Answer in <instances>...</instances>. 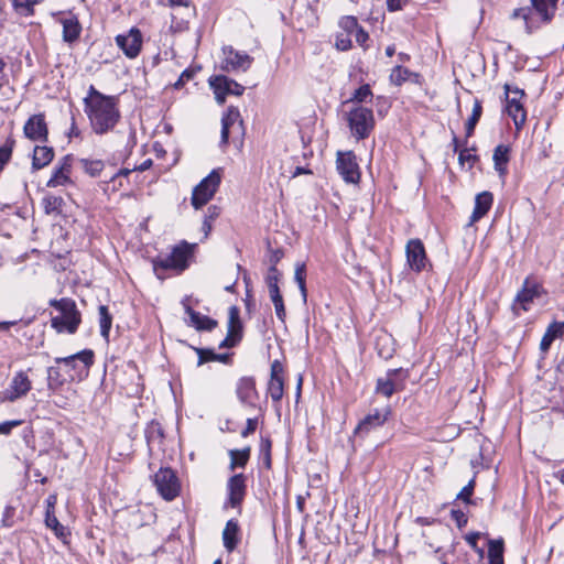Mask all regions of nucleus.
<instances>
[{
	"instance_id": "f257e3e1",
	"label": "nucleus",
	"mask_w": 564,
	"mask_h": 564,
	"mask_svg": "<svg viewBox=\"0 0 564 564\" xmlns=\"http://www.w3.org/2000/svg\"><path fill=\"white\" fill-rule=\"evenodd\" d=\"M84 104L91 129L97 134L111 131L120 120L117 97L104 95L94 86L89 87Z\"/></svg>"
},
{
	"instance_id": "f03ea898",
	"label": "nucleus",
	"mask_w": 564,
	"mask_h": 564,
	"mask_svg": "<svg viewBox=\"0 0 564 564\" xmlns=\"http://www.w3.org/2000/svg\"><path fill=\"white\" fill-rule=\"evenodd\" d=\"M557 1L531 0L530 7L514 10L512 18L523 20L527 33L531 34L552 21L557 9Z\"/></svg>"
},
{
	"instance_id": "7ed1b4c3",
	"label": "nucleus",
	"mask_w": 564,
	"mask_h": 564,
	"mask_svg": "<svg viewBox=\"0 0 564 564\" xmlns=\"http://www.w3.org/2000/svg\"><path fill=\"white\" fill-rule=\"evenodd\" d=\"M50 306L61 313V316L52 317L51 326L57 333L75 334L82 322V315L77 310L75 301L68 297L54 299L50 301Z\"/></svg>"
},
{
	"instance_id": "20e7f679",
	"label": "nucleus",
	"mask_w": 564,
	"mask_h": 564,
	"mask_svg": "<svg viewBox=\"0 0 564 564\" xmlns=\"http://www.w3.org/2000/svg\"><path fill=\"white\" fill-rule=\"evenodd\" d=\"M196 243L183 240L176 245L166 257H156L152 260L153 271L159 275L160 270H174L183 272L188 267V261L194 254Z\"/></svg>"
},
{
	"instance_id": "39448f33",
	"label": "nucleus",
	"mask_w": 564,
	"mask_h": 564,
	"mask_svg": "<svg viewBox=\"0 0 564 564\" xmlns=\"http://www.w3.org/2000/svg\"><path fill=\"white\" fill-rule=\"evenodd\" d=\"M346 120L352 137L357 140L367 139L375 129L372 109L360 105H352L346 113Z\"/></svg>"
},
{
	"instance_id": "423d86ee",
	"label": "nucleus",
	"mask_w": 564,
	"mask_h": 564,
	"mask_svg": "<svg viewBox=\"0 0 564 564\" xmlns=\"http://www.w3.org/2000/svg\"><path fill=\"white\" fill-rule=\"evenodd\" d=\"M221 182V170H213L193 189L191 203L195 209L205 206L215 195Z\"/></svg>"
},
{
	"instance_id": "0eeeda50",
	"label": "nucleus",
	"mask_w": 564,
	"mask_h": 564,
	"mask_svg": "<svg viewBox=\"0 0 564 564\" xmlns=\"http://www.w3.org/2000/svg\"><path fill=\"white\" fill-rule=\"evenodd\" d=\"M56 364H63L69 371L72 380L82 379L87 376L90 366L94 364V351L84 349L67 357L55 358Z\"/></svg>"
},
{
	"instance_id": "6e6552de",
	"label": "nucleus",
	"mask_w": 564,
	"mask_h": 564,
	"mask_svg": "<svg viewBox=\"0 0 564 564\" xmlns=\"http://www.w3.org/2000/svg\"><path fill=\"white\" fill-rule=\"evenodd\" d=\"M153 482L160 496L166 501H172L180 495V479L176 473L170 467H161L154 474Z\"/></svg>"
},
{
	"instance_id": "1a4fd4ad",
	"label": "nucleus",
	"mask_w": 564,
	"mask_h": 564,
	"mask_svg": "<svg viewBox=\"0 0 564 564\" xmlns=\"http://www.w3.org/2000/svg\"><path fill=\"white\" fill-rule=\"evenodd\" d=\"M408 377L409 371L403 368L388 370L383 377L377 379L376 393L390 398L404 389Z\"/></svg>"
},
{
	"instance_id": "9d476101",
	"label": "nucleus",
	"mask_w": 564,
	"mask_h": 564,
	"mask_svg": "<svg viewBox=\"0 0 564 564\" xmlns=\"http://www.w3.org/2000/svg\"><path fill=\"white\" fill-rule=\"evenodd\" d=\"M506 90V110L512 118L516 128L519 130L525 122L527 112L523 108L521 99L524 96V91L518 87L511 88L510 85H505Z\"/></svg>"
},
{
	"instance_id": "9b49d317",
	"label": "nucleus",
	"mask_w": 564,
	"mask_h": 564,
	"mask_svg": "<svg viewBox=\"0 0 564 564\" xmlns=\"http://www.w3.org/2000/svg\"><path fill=\"white\" fill-rule=\"evenodd\" d=\"M281 272L278 270V268L273 264L268 269V272L265 274V284L268 286L269 296L274 305V311L276 314V317L284 323L286 317L285 306L283 296L280 292L279 282L281 280Z\"/></svg>"
},
{
	"instance_id": "f8f14e48",
	"label": "nucleus",
	"mask_w": 564,
	"mask_h": 564,
	"mask_svg": "<svg viewBox=\"0 0 564 564\" xmlns=\"http://www.w3.org/2000/svg\"><path fill=\"white\" fill-rule=\"evenodd\" d=\"M209 85L214 90L215 99L219 105L225 104L227 95L241 96L245 91V87L242 85L224 75L210 77Z\"/></svg>"
},
{
	"instance_id": "ddd939ff",
	"label": "nucleus",
	"mask_w": 564,
	"mask_h": 564,
	"mask_svg": "<svg viewBox=\"0 0 564 564\" xmlns=\"http://www.w3.org/2000/svg\"><path fill=\"white\" fill-rule=\"evenodd\" d=\"M223 54L221 69L226 72H246L253 62V58L249 54L236 51L232 46L223 47Z\"/></svg>"
},
{
	"instance_id": "4468645a",
	"label": "nucleus",
	"mask_w": 564,
	"mask_h": 564,
	"mask_svg": "<svg viewBox=\"0 0 564 564\" xmlns=\"http://www.w3.org/2000/svg\"><path fill=\"white\" fill-rule=\"evenodd\" d=\"M142 33L137 28H131L127 34L116 36V44L128 58H135L142 48Z\"/></svg>"
},
{
	"instance_id": "2eb2a0df",
	"label": "nucleus",
	"mask_w": 564,
	"mask_h": 564,
	"mask_svg": "<svg viewBox=\"0 0 564 564\" xmlns=\"http://www.w3.org/2000/svg\"><path fill=\"white\" fill-rule=\"evenodd\" d=\"M336 167L340 176L347 183H356L359 181V167L352 152H338Z\"/></svg>"
},
{
	"instance_id": "dca6fc26",
	"label": "nucleus",
	"mask_w": 564,
	"mask_h": 564,
	"mask_svg": "<svg viewBox=\"0 0 564 564\" xmlns=\"http://www.w3.org/2000/svg\"><path fill=\"white\" fill-rule=\"evenodd\" d=\"M406 262L411 270L421 272L427 264L424 246L420 239H411L405 247Z\"/></svg>"
},
{
	"instance_id": "f3484780",
	"label": "nucleus",
	"mask_w": 564,
	"mask_h": 564,
	"mask_svg": "<svg viewBox=\"0 0 564 564\" xmlns=\"http://www.w3.org/2000/svg\"><path fill=\"white\" fill-rule=\"evenodd\" d=\"M242 335V324L240 321V312L237 306H230L228 311V333L227 337L220 343V348L234 347Z\"/></svg>"
},
{
	"instance_id": "a211bd4d",
	"label": "nucleus",
	"mask_w": 564,
	"mask_h": 564,
	"mask_svg": "<svg viewBox=\"0 0 564 564\" xmlns=\"http://www.w3.org/2000/svg\"><path fill=\"white\" fill-rule=\"evenodd\" d=\"M391 415L390 406H384L382 409H375L372 412L367 414L356 426V434H367L370 431L382 426L389 416Z\"/></svg>"
},
{
	"instance_id": "6ab92c4d",
	"label": "nucleus",
	"mask_w": 564,
	"mask_h": 564,
	"mask_svg": "<svg viewBox=\"0 0 564 564\" xmlns=\"http://www.w3.org/2000/svg\"><path fill=\"white\" fill-rule=\"evenodd\" d=\"M246 491V476L243 474L231 476L227 482L228 499L226 506L239 508L245 499Z\"/></svg>"
},
{
	"instance_id": "aec40b11",
	"label": "nucleus",
	"mask_w": 564,
	"mask_h": 564,
	"mask_svg": "<svg viewBox=\"0 0 564 564\" xmlns=\"http://www.w3.org/2000/svg\"><path fill=\"white\" fill-rule=\"evenodd\" d=\"M32 388V382L24 371H19L12 378L9 388L4 391L3 400L14 402L28 394Z\"/></svg>"
},
{
	"instance_id": "412c9836",
	"label": "nucleus",
	"mask_w": 564,
	"mask_h": 564,
	"mask_svg": "<svg viewBox=\"0 0 564 564\" xmlns=\"http://www.w3.org/2000/svg\"><path fill=\"white\" fill-rule=\"evenodd\" d=\"M25 138L32 141L45 142L47 140V124L43 113L31 116L23 127Z\"/></svg>"
},
{
	"instance_id": "4be33fe9",
	"label": "nucleus",
	"mask_w": 564,
	"mask_h": 564,
	"mask_svg": "<svg viewBox=\"0 0 564 564\" xmlns=\"http://www.w3.org/2000/svg\"><path fill=\"white\" fill-rule=\"evenodd\" d=\"M539 296L540 286L535 282L527 279L523 283L522 290L517 294L513 310L516 311L519 305L523 311H528L530 308V304Z\"/></svg>"
},
{
	"instance_id": "5701e85b",
	"label": "nucleus",
	"mask_w": 564,
	"mask_h": 564,
	"mask_svg": "<svg viewBox=\"0 0 564 564\" xmlns=\"http://www.w3.org/2000/svg\"><path fill=\"white\" fill-rule=\"evenodd\" d=\"M237 397L238 399L248 405H256L258 400V391L256 389V381L252 377H242L237 383Z\"/></svg>"
},
{
	"instance_id": "b1692460",
	"label": "nucleus",
	"mask_w": 564,
	"mask_h": 564,
	"mask_svg": "<svg viewBox=\"0 0 564 564\" xmlns=\"http://www.w3.org/2000/svg\"><path fill=\"white\" fill-rule=\"evenodd\" d=\"M184 310L189 317L188 325L195 327L197 330H213L217 325V321L213 319L206 315H202L200 313L194 311L188 304L187 300L183 302Z\"/></svg>"
},
{
	"instance_id": "393cba45",
	"label": "nucleus",
	"mask_w": 564,
	"mask_h": 564,
	"mask_svg": "<svg viewBox=\"0 0 564 564\" xmlns=\"http://www.w3.org/2000/svg\"><path fill=\"white\" fill-rule=\"evenodd\" d=\"M492 200L494 196L490 192L485 191L476 195L475 208L470 216V224L478 221L489 212Z\"/></svg>"
},
{
	"instance_id": "a878e982",
	"label": "nucleus",
	"mask_w": 564,
	"mask_h": 564,
	"mask_svg": "<svg viewBox=\"0 0 564 564\" xmlns=\"http://www.w3.org/2000/svg\"><path fill=\"white\" fill-rule=\"evenodd\" d=\"M239 532L238 521L235 519L228 520L223 531L224 546L228 552H232L237 547L240 541Z\"/></svg>"
},
{
	"instance_id": "bb28decb",
	"label": "nucleus",
	"mask_w": 564,
	"mask_h": 564,
	"mask_svg": "<svg viewBox=\"0 0 564 564\" xmlns=\"http://www.w3.org/2000/svg\"><path fill=\"white\" fill-rule=\"evenodd\" d=\"M63 25V40L67 43H74L82 33V25L75 15L61 19Z\"/></svg>"
},
{
	"instance_id": "cd10ccee",
	"label": "nucleus",
	"mask_w": 564,
	"mask_h": 564,
	"mask_svg": "<svg viewBox=\"0 0 564 564\" xmlns=\"http://www.w3.org/2000/svg\"><path fill=\"white\" fill-rule=\"evenodd\" d=\"M54 158V151L48 147L36 145L33 151L32 167L34 170L43 169L48 165Z\"/></svg>"
},
{
	"instance_id": "c85d7f7f",
	"label": "nucleus",
	"mask_w": 564,
	"mask_h": 564,
	"mask_svg": "<svg viewBox=\"0 0 564 564\" xmlns=\"http://www.w3.org/2000/svg\"><path fill=\"white\" fill-rule=\"evenodd\" d=\"M45 524L47 528L54 531L55 535L62 540L63 542H66L69 531L66 527L59 523L57 518L54 513H51V510H46L45 513Z\"/></svg>"
},
{
	"instance_id": "c756f323",
	"label": "nucleus",
	"mask_w": 564,
	"mask_h": 564,
	"mask_svg": "<svg viewBox=\"0 0 564 564\" xmlns=\"http://www.w3.org/2000/svg\"><path fill=\"white\" fill-rule=\"evenodd\" d=\"M496 171L502 175L506 172L507 164L509 161V148L506 145H498L492 155Z\"/></svg>"
},
{
	"instance_id": "7c9ffc66",
	"label": "nucleus",
	"mask_w": 564,
	"mask_h": 564,
	"mask_svg": "<svg viewBox=\"0 0 564 564\" xmlns=\"http://www.w3.org/2000/svg\"><path fill=\"white\" fill-rule=\"evenodd\" d=\"M411 77H413L416 82L420 75L412 73L410 69L400 65L395 66L390 74V80L395 86H401L403 83L411 79Z\"/></svg>"
},
{
	"instance_id": "2f4dec72",
	"label": "nucleus",
	"mask_w": 564,
	"mask_h": 564,
	"mask_svg": "<svg viewBox=\"0 0 564 564\" xmlns=\"http://www.w3.org/2000/svg\"><path fill=\"white\" fill-rule=\"evenodd\" d=\"M489 564H503V541L490 540L488 546Z\"/></svg>"
},
{
	"instance_id": "473e14b6",
	"label": "nucleus",
	"mask_w": 564,
	"mask_h": 564,
	"mask_svg": "<svg viewBox=\"0 0 564 564\" xmlns=\"http://www.w3.org/2000/svg\"><path fill=\"white\" fill-rule=\"evenodd\" d=\"M98 312L100 335L106 339V341H108L110 328L112 325V316L110 315L108 307L106 305H100Z\"/></svg>"
},
{
	"instance_id": "72a5a7b5",
	"label": "nucleus",
	"mask_w": 564,
	"mask_h": 564,
	"mask_svg": "<svg viewBox=\"0 0 564 564\" xmlns=\"http://www.w3.org/2000/svg\"><path fill=\"white\" fill-rule=\"evenodd\" d=\"M229 455L231 470L236 467H245L250 457V447H246L243 449H231Z\"/></svg>"
},
{
	"instance_id": "f704fd0d",
	"label": "nucleus",
	"mask_w": 564,
	"mask_h": 564,
	"mask_svg": "<svg viewBox=\"0 0 564 564\" xmlns=\"http://www.w3.org/2000/svg\"><path fill=\"white\" fill-rule=\"evenodd\" d=\"M195 351L198 355V366H202L205 362L208 361H220V362H227L229 359L228 355H219L215 354L212 349H205V348H195Z\"/></svg>"
},
{
	"instance_id": "c9c22d12",
	"label": "nucleus",
	"mask_w": 564,
	"mask_h": 564,
	"mask_svg": "<svg viewBox=\"0 0 564 564\" xmlns=\"http://www.w3.org/2000/svg\"><path fill=\"white\" fill-rule=\"evenodd\" d=\"M63 204V198L55 195H45L42 199L44 212L47 215L61 213Z\"/></svg>"
},
{
	"instance_id": "e433bc0d",
	"label": "nucleus",
	"mask_w": 564,
	"mask_h": 564,
	"mask_svg": "<svg viewBox=\"0 0 564 564\" xmlns=\"http://www.w3.org/2000/svg\"><path fill=\"white\" fill-rule=\"evenodd\" d=\"M294 280L299 285L302 300L306 303L307 300V289H306V267L304 263H297L294 272Z\"/></svg>"
},
{
	"instance_id": "4c0bfd02",
	"label": "nucleus",
	"mask_w": 564,
	"mask_h": 564,
	"mask_svg": "<svg viewBox=\"0 0 564 564\" xmlns=\"http://www.w3.org/2000/svg\"><path fill=\"white\" fill-rule=\"evenodd\" d=\"M482 113V106L479 99L474 100L473 111L466 122V135L470 137L474 133L475 127L479 121Z\"/></svg>"
},
{
	"instance_id": "58836bf2",
	"label": "nucleus",
	"mask_w": 564,
	"mask_h": 564,
	"mask_svg": "<svg viewBox=\"0 0 564 564\" xmlns=\"http://www.w3.org/2000/svg\"><path fill=\"white\" fill-rule=\"evenodd\" d=\"M283 378H270L268 384V393L270 394L271 399L275 402L280 401L283 397Z\"/></svg>"
},
{
	"instance_id": "ea45409f",
	"label": "nucleus",
	"mask_w": 564,
	"mask_h": 564,
	"mask_svg": "<svg viewBox=\"0 0 564 564\" xmlns=\"http://www.w3.org/2000/svg\"><path fill=\"white\" fill-rule=\"evenodd\" d=\"M372 97V91L369 85H362L358 89L355 90L352 97L348 99L345 104H354L358 105L361 102H366L368 98Z\"/></svg>"
},
{
	"instance_id": "a19ab883",
	"label": "nucleus",
	"mask_w": 564,
	"mask_h": 564,
	"mask_svg": "<svg viewBox=\"0 0 564 564\" xmlns=\"http://www.w3.org/2000/svg\"><path fill=\"white\" fill-rule=\"evenodd\" d=\"M65 379L61 376V370L57 367L47 368V387L54 390L64 383Z\"/></svg>"
},
{
	"instance_id": "79ce46f5",
	"label": "nucleus",
	"mask_w": 564,
	"mask_h": 564,
	"mask_svg": "<svg viewBox=\"0 0 564 564\" xmlns=\"http://www.w3.org/2000/svg\"><path fill=\"white\" fill-rule=\"evenodd\" d=\"M68 183H70L69 174H66L63 171L55 167L53 175L46 183V186L47 187H57V186H64Z\"/></svg>"
},
{
	"instance_id": "37998d69",
	"label": "nucleus",
	"mask_w": 564,
	"mask_h": 564,
	"mask_svg": "<svg viewBox=\"0 0 564 564\" xmlns=\"http://www.w3.org/2000/svg\"><path fill=\"white\" fill-rule=\"evenodd\" d=\"M34 3H35V1H31V0H12L14 10L23 17L33 15Z\"/></svg>"
},
{
	"instance_id": "c03bdc74",
	"label": "nucleus",
	"mask_w": 564,
	"mask_h": 564,
	"mask_svg": "<svg viewBox=\"0 0 564 564\" xmlns=\"http://www.w3.org/2000/svg\"><path fill=\"white\" fill-rule=\"evenodd\" d=\"M544 335L547 336L551 341L561 338L564 335V322H553L549 325Z\"/></svg>"
},
{
	"instance_id": "a18cd8bd",
	"label": "nucleus",
	"mask_w": 564,
	"mask_h": 564,
	"mask_svg": "<svg viewBox=\"0 0 564 564\" xmlns=\"http://www.w3.org/2000/svg\"><path fill=\"white\" fill-rule=\"evenodd\" d=\"M13 145L14 141L9 139L3 147H0V172L2 171L3 166L10 161Z\"/></svg>"
},
{
	"instance_id": "49530a36",
	"label": "nucleus",
	"mask_w": 564,
	"mask_h": 564,
	"mask_svg": "<svg viewBox=\"0 0 564 564\" xmlns=\"http://www.w3.org/2000/svg\"><path fill=\"white\" fill-rule=\"evenodd\" d=\"M271 446H272V443H271L270 438H268V437L261 438L260 452H261V455L263 456V462H264V465L267 468L271 467Z\"/></svg>"
},
{
	"instance_id": "de8ad7c7",
	"label": "nucleus",
	"mask_w": 564,
	"mask_h": 564,
	"mask_svg": "<svg viewBox=\"0 0 564 564\" xmlns=\"http://www.w3.org/2000/svg\"><path fill=\"white\" fill-rule=\"evenodd\" d=\"M239 121H240V112L235 107H229L227 109V112L221 118V124H226L229 128Z\"/></svg>"
},
{
	"instance_id": "09e8293b",
	"label": "nucleus",
	"mask_w": 564,
	"mask_h": 564,
	"mask_svg": "<svg viewBox=\"0 0 564 564\" xmlns=\"http://www.w3.org/2000/svg\"><path fill=\"white\" fill-rule=\"evenodd\" d=\"M82 163H83L85 171L91 176H97L102 171V167H104L102 162L99 160H97V161L83 160Z\"/></svg>"
},
{
	"instance_id": "8fccbe9b",
	"label": "nucleus",
	"mask_w": 564,
	"mask_h": 564,
	"mask_svg": "<svg viewBox=\"0 0 564 564\" xmlns=\"http://www.w3.org/2000/svg\"><path fill=\"white\" fill-rule=\"evenodd\" d=\"M195 76V70L193 69H185L182 72V74L180 75L178 79L174 83V88L175 89H181L182 87H184L185 83L193 79Z\"/></svg>"
},
{
	"instance_id": "3c124183",
	"label": "nucleus",
	"mask_w": 564,
	"mask_h": 564,
	"mask_svg": "<svg viewBox=\"0 0 564 564\" xmlns=\"http://www.w3.org/2000/svg\"><path fill=\"white\" fill-rule=\"evenodd\" d=\"M475 487V479H471L457 495V499H462L466 502H469V498L473 495Z\"/></svg>"
},
{
	"instance_id": "603ef678",
	"label": "nucleus",
	"mask_w": 564,
	"mask_h": 564,
	"mask_svg": "<svg viewBox=\"0 0 564 564\" xmlns=\"http://www.w3.org/2000/svg\"><path fill=\"white\" fill-rule=\"evenodd\" d=\"M22 421L13 420V421H6L0 423V434L2 435H9L11 431L21 425Z\"/></svg>"
},
{
	"instance_id": "864d4df0",
	"label": "nucleus",
	"mask_w": 564,
	"mask_h": 564,
	"mask_svg": "<svg viewBox=\"0 0 564 564\" xmlns=\"http://www.w3.org/2000/svg\"><path fill=\"white\" fill-rule=\"evenodd\" d=\"M219 215H220V208L216 205H212L207 208L204 220L213 224V221L216 220L219 217Z\"/></svg>"
},
{
	"instance_id": "5fc2aeb1",
	"label": "nucleus",
	"mask_w": 564,
	"mask_h": 564,
	"mask_svg": "<svg viewBox=\"0 0 564 564\" xmlns=\"http://www.w3.org/2000/svg\"><path fill=\"white\" fill-rule=\"evenodd\" d=\"M171 8L177 10L184 8L187 11V15L191 14L189 0H167Z\"/></svg>"
},
{
	"instance_id": "6e6d98bb",
	"label": "nucleus",
	"mask_w": 564,
	"mask_h": 564,
	"mask_svg": "<svg viewBox=\"0 0 564 564\" xmlns=\"http://www.w3.org/2000/svg\"><path fill=\"white\" fill-rule=\"evenodd\" d=\"M258 420L257 419H248L247 425L241 432L242 437H247L252 434L257 429Z\"/></svg>"
},
{
	"instance_id": "4d7b16f0",
	"label": "nucleus",
	"mask_w": 564,
	"mask_h": 564,
	"mask_svg": "<svg viewBox=\"0 0 564 564\" xmlns=\"http://www.w3.org/2000/svg\"><path fill=\"white\" fill-rule=\"evenodd\" d=\"M58 170L63 171L64 173L66 174H69L70 175V170H72V159L70 156L66 155L64 156L59 162H58V165L56 166Z\"/></svg>"
},
{
	"instance_id": "13d9d810",
	"label": "nucleus",
	"mask_w": 564,
	"mask_h": 564,
	"mask_svg": "<svg viewBox=\"0 0 564 564\" xmlns=\"http://www.w3.org/2000/svg\"><path fill=\"white\" fill-rule=\"evenodd\" d=\"M409 0H387V8L390 12L401 10Z\"/></svg>"
},
{
	"instance_id": "bf43d9fd",
	"label": "nucleus",
	"mask_w": 564,
	"mask_h": 564,
	"mask_svg": "<svg viewBox=\"0 0 564 564\" xmlns=\"http://www.w3.org/2000/svg\"><path fill=\"white\" fill-rule=\"evenodd\" d=\"M282 371H283L282 365L278 360H274L271 365L270 378H274V377L282 378Z\"/></svg>"
},
{
	"instance_id": "052dcab7",
	"label": "nucleus",
	"mask_w": 564,
	"mask_h": 564,
	"mask_svg": "<svg viewBox=\"0 0 564 564\" xmlns=\"http://www.w3.org/2000/svg\"><path fill=\"white\" fill-rule=\"evenodd\" d=\"M475 159L476 158L473 154H470L468 152V150H463L459 153V161H460V163H465V162L474 163Z\"/></svg>"
},
{
	"instance_id": "680f3d73",
	"label": "nucleus",
	"mask_w": 564,
	"mask_h": 564,
	"mask_svg": "<svg viewBox=\"0 0 564 564\" xmlns=\"http://www.w3.org/2000/svg\"><path fill=\"white\" fill-rule=\"evenodd\" d=\"M336 46H337V48H339L341 51H346V50L350 48L351 42L349 39L337 37Z\"/></svg>"
},
{
	"instance_id": "e2e57ef3",
	"label": "nucleus",
	"mask_w": 564,
	"mask_h": 564,
	"mask_svg": "<svg viewBox=\"0 0 564 564\" xmlns=\"http://www.w3.org/2000/svg\"><path fill=\"white\" fill-rule=\"evenodd\" d=\"M229 127L226 124H221V137H220V144L227 145L228 139H229Z\"/></svg>"
},
{
	"instance_id": "0e129e2a",
	"label": "nucleus",
	"mask_w": 564,
	"mask_h": 564,
	"mask_svg": "<svg viewBox=\"0 0 564 564\" xmlns=\"http://www.w3.org/2000/svg\"><path fill=\"white\" fill-rule=\"evenodd\" d=\"M552 343L553 341H551V339L547 336L543 335L541 343H540V349L544 352L547 351L550 349Z\"/></svg>"
},
{
	"instance_id": "69168bd1",
	"label": "nucleus",
	"mask_w": 564,
	"mask_h": 564,
	"mask_svg": "<svg viewBox=\"0 0 564 564\" xmlns=\"http://www.w3.org/2000/svg\"><path fill=\"white\" fill-rule=\"evenodd\" d=\"M479 533H470L466 536V541L469 545H471L474 549L477 547V541L479 539Z\"/></svg>"
},
{
	"instance_id": "338daca9",
	"label": "nucleus",
	"mask_w": 564,
	"mask_h": 564,
	"mask_svg": "<svg viewBox=\"0 0 564 564\" xmlns=\"http://www.w3.org/2000/svg\"><path fill=\"white\" fill-rule=\"evenodd\" d=\"M452 517L457 521L458 525L462 524V521L464 523L466 522L465 514L460 510H453L452 511Z\"/></svg>"
},
{
	"instance_id": "774afa93",
	"label": "nucleus",
	"mask_w": 564,
	"mask_h": 564,
	"mask_svg": "<svg viewBox=\"0 0 564 564\" xmlns=\"http://www.w3.org/2000/svg\"><path fill=\"white\" fill-rule=\"evenodd\" d=\"M356 40L359 44H364L368 40V34L364 30L359 29L356 33Z\"/></svg>"
}]
</instances>
